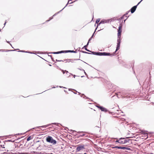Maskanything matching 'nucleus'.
Returning a JSON list of instances; mask_svg holds the SVG:
<instances>
[{
  "instance_id": "f257e3e1",
  "label": "nucleus",
  "mask_w": 154,
  "mask_h": 154,
  "mask_svg": "<svg viewBox=\"0 0 154 154\" xmlns=\"http://www.w3.org/2000/svg\"><path fill=\"white\" fill-rule=\"evenodd\" d=\"M85 50L88 51L92 52L93 54L98 55V56H112L113 55L110 54L109 53L107 52H91L87 48L85 49Z\"/></svg>"
},
{
  "instance_id": "f03ea898",
  "label": "nucleus",
  "mask_w": 154,
  "mask_h": 154,
  "mask_svg": "<svg viewBox=\"0 0 154 154\" xmlns=\"http://www.w3.org/2000/svg\"><path fill=\"white\" fill-rule=\"evenodd\" d=\"M85 50L88 51L92 52L93 54L98 55V56H112L113 55L110 54L109 53L107 52H91L87 48L85 49Z\"/></svg>"
},
{
  "instance_id": "7ed1b4c3",
  "label": "nucleus",
  "mask_w": 154,
  "mask_h": 154,
  "mask_svg": "<svg viewBox=\"0 0 154 154\" xmlns=\"http://www.w3.org/2000/svg\"><path fill=\"white\" fill-rule=\"evenodd\" d=\"M46 140L47 142L51 143L53 145H54L57 143L56 141L49 135L46 137Z\"/></svg>"
},
{
  "instance_id": "20e7f679",
  "label": "nucleus",
  "mask_w": 154,
  "mask_h": 154,
  "mask_svg": "<svg viewBox=\"0 0 154 154\" xmlns=\"http://www.w3.org/2000/svg\"><path fill=\"white\" fill-rule=\"evenodd\" d=\"M111 19H107V20H102L100 22V23L97 24V28L98 26H99L101 24H104L105 23H109V22H111Z\"/></svg>"
},
{
  "instance_id": "39448f33",
  "label": "nucleus",
  "mask_w": 154,
  "mask_h": 154,
  "mask_svg": "<svg viewBox=\"0 0 154 154\" xmlns=\"http://www.w3.org/2000/svg\"><path fill=\"white\" fill-rule=\"evenodd\" d=\"M118 38L117 39V45L116 48V50L115 52L114 53H115L118 50H119L120 48V43H121L120 38Z\"/></svg>"
},
{
  "instance_id": "423d86ee",
  "label": "nucleus",
  "mask_w": 154,
  "mask_h": 154,
  "mask_svg": "<svg viewBox=\"0 0 154 154\" xmlns=\"http://www.w3.org/2000/svg\"><path fill=\"white\" fill-rule=\"evenodd\" d=\"M120 143L125 144L127 142V140L125 139V138L121 137L120 138Z\"/></svg>"
},
{
  "instance_id": "0eeeda50",
  "label": "nucleus",
  "mask_w": 154,
  "mask_h": 154,
  "mask_svg": "<svg viewBox=\"0 0 154 154\" xmlns=\"http://www.w3.org/2000/svg\"><path fill=\"white\" fill-rule=\"evenodd\" d=\"M84 149L85 148L84 145H79L76 148V152H79L80 150Z\"/></svg>"
},
{
  "instance_id": "6e6552de",
  "label": "nucleus",
  "mask_w": 154,
  "mask_h": 154,
  "mask_svg": "<svg viewBox=\"0 0 154 154\" xmlns=\"http://www.w3.org/2000/svg\"><path fill=\"white\" fill-rule=\"evenodd\" d=\"M96 107H97L98 108H99L102 111H103L105 112L107 111V109L105 108L98 105L96 106Z\"/></svg>"
},
{
  "instance_id": "1a4fd4ad",
  "label": "nucleus",
  "mask_w": 154,
  "mask_h": 154,
  "mask_svg": "<svg viewBox=\"0 0 154 154\" xmlns=\"http://www.w3.org/2000/svg\"><path fill=\"white\" fill-rule=\"evenodd\" d=\"M24 137L23 136V137H18L17 138V139H15L14 140H8V141H12V142H14V141L15 140H16V141H17V142H18V141L19 142H20V141L21 140H20L21 139V138H23Z\"/></svg>"
},
{
  "instance_id": "9d476101",
  "label": "nucleus",
  "mask_w": 154,
  "mask_h": 154,
  "mask_svg": "<svg viewBox=\"0 0 154 154\" xmlns=\"http://www.w3.org/2000/svg\"><path fill=\"white\" fill-rule=\"evenodd\" d=\"M136 136H137V135H136ZM139 137L141 139L143 140H146V139L148 137V135H140H140H138Z\"/></svg>"
},
{
  "instance_id": "9b49d317",
  "label": "nucleus",
  "mask_w": 154,
  "mask_h": 154,
  "mask_svg": "<svg viewBox=\"0 0 154 154\" xmlns=\"http://www.w3.org/2000/svg\"><path fill=\"white\" fill-rule=\"evenodd\" d=\"M137 8V5H135L132 7L131 9V13H133L135 11Z\"/></svg>"
},
{
  "instance_id": "f8f14e48",
  "label": "nucleus",
  "mask_w": 154,
  "mask_h": 154,
  "mask_svg": "<svg viewBox=\"0 0 154 154\" xmlns=\"http://www.w3.org/2000/svg\"><path fill=\"white\" fill-rule=\"evenodd\" d=\"M141 132H142V134H146L147 135H148L149 134H154V133L153 132H148V133H146V132H147V131H141Z\"/></svg>"
},
{
  "instance_id": "ddd939ff",
  "label": "nucleus",
  "mask_w": 154,
  "mask_h": 154,
  "mask_svg": "<svg viewBox=\"0 0 154 154\" xmlns=\"http://www.w3.org/2000/svg\"><path fill=\"white\" fill-rule=\"evenodd\" d=\"M64 53V51H58V52H51V53H49L53 54H60V53Z\"/></svg>"
},
{
  "instance_id": "4468645a",
  "label": "nucleus",
  "mask_w": 154,
  "mask_h": 154,
  "mask_svg": "<svg viewBox=\"0 0 154 154\" xmlns=\"http://www.w3.org/2000/svg\"><path fill=\"white\" fill-rule=\"evenodd\" d=\"M68 52H71V53H76V51H74L73 50H67V51H64V53H66Z\"/></svg>"
},
{
  "instance_id": "2eb2a0df",
  "label": "nucleus",
  "mask_w": 154,
  "mask_h": 154,
  "mask_svg": "<svg viewBox=\"0 0 154 154\" xmlns=\"http://www.w3.org/2000/svg\"><path fill=\"white\" fill-rule=\"evenodd\" d=\"M70 1H72V0H69V1H68V3L66 4V5L61 10H60V11L56 13L55 14H54L53 16H53H55V15H56L57 14H58L62 10H63L64 8H65L68 5V4L69 3V2H70Z\"/></svg>"
},
{
  "instance_id": "dca6fc26",
  "label": "nucleus",
  "mask_w": 154,
  "mask_h": 154,
  "mask_svg": "<svg viewBox=\"0 0 154 154\" xmlns=\"http://www.w3.org/2000/svg\"><path fill=\"white\" fill-rule=\"evenodd\" d=\"M118 38H121V32H122V31H118Z\"/></svg>"
},
{
  "instance_id": "f3484780",
  "label": "nucleus",
  "mask_w": 154,
  "mask_h": 154,
  "mask_svg": "<svg viewBox=\"0 0 154 154\" xmlns=\"http://www.w3.org/2000/svg\"><path fill=\"white\" fill-rule=\"evenodd\" d=\"M16 50H0V51H2V52H7L10 51H14Z\"/></svg>"
},
{
  "instance_id": "a211bd4d",
  "label": "nucleus",
  "mask_w": 154,
  "mask_h": 154,
  "mask_svg": "<svg viewBox=\"0 0 154 154\" xmlns=\"http://www.w3.org/2000/svg\"><path fill=\"white\" fill-rule=\"evenodd\" d=\"M32 136H33V135H32V136H30L27 139V141H29V140H30L32 139L33 138V137Z\"/></svg>"
},
{
  "instance_id": "6ab92c4d",
  "label": "nucleus",
  "mask_w": 154,
  "mask_h": 154,
  "mask_svg": "<svg viewBox=\"0 0 154 154\" xmlns=\"http://www.w3.org/2000/svg\"><path fill=\"white\" fill-rule=\"evenodd\" d=\"M129 12V11H128L123 16L121 17V18H120L121 19H123V18H124L125 17H127V16H126V15H127Z\"/></svg>"
},
{
  "instance_id": "aec40b11",
  "label": "nucleus",
  "mask_w": 154,
  "mask_h": 154,
  "mask_svg": "<svg viewBox=\"0 0 154 154\" xmlns=\"http://www.w3.org/2000/svg\"><path fill=\"white\" fill-rule=\"evenodd\" d=\"M80 60V59H67V60H64L69 61H68V62H70V61H72V60Z\"/></svg>"
},
{
  "instance_id": "412c9836",
  "label": "nucleus",
  "mask_w": 154,
  "mask_h": 154,
  "mask_svg": "<svg viewBox=\"0 0 154 154\" xmlns=\"http://www.w3.org/2000/svg\"><path fill=\"white\" fill-rule=\"evenodd\" d=\"M114 139H116V140L115 141L116 143H120V138L119 139H118L117 138H115Z\"/></svg>"
},
{
  "instance_id": "4be33fe9",
  "label": "nucleus",
  "mask_w": 154,
  "mask_h": 154,
  "mask_svg": "<svg viewBox=\"0 0 154 154\" xmlns=\"http://www.w3.org/2000/svg\"><path fill=\"white\" fill-rule=\"evenodd\" d=\"M122 24L121 23H120L119 26V27L118 31H121V29H122Z\"/></svg>"
},
{
  "instance_id": "5701e85b",
  "label": "nucleus",
  "mask_w": 154,
  "mask_h": 154,
  "mask_svg": "<svg viewBox=\"0 0 154 154\" xmlns=\"http://www.w3.org/2000/svg\"><path fill=\"white\" fill-rule=\"evenodd\" d=\"M79 134H82V135H85L86 134H87V133L86 132H78Z\"/></svg>"
},
{
  "instance_id": "b1692460",
  "label": "nucleus",
  "mask_w": 154,
  "mask_h": 154,
  "mask_svg": "<svg viewBox=\"0 0 154 154\" xmlns=\"http://www.w3.org/2000/svg\"><path fill=\"white\" fill-rule=\"evenodd\" d=\"M112 148L114 149V148H118L119 149H120L121 148V146H116L114 147H112Z\"/></svg>"
},
{
  "instance_id": "393cba45",
  "label": "nucleus",
  "mask_w": 154,
  "mask_h": 154,
  "mask_svg": "<svg viewBox=\"0 0 154 154\" xmlns=\"http://www.w3.org/2000/svg\"><path fill=\"white\" fill-rule=\"evenodd\" d=\"M132 137H126L125 138V139L127 140V142H129V141L130 140L129 139V138H132Z\"/></svg>"
},
{
  "instance_id": "a878e982",
  "label": "nucleus",
  "mask_w": 154,
  "mask_h": 154,
  "mask_svg": "<svg viewBox=\"0 0 154 154\" xmlns=\"http://www.w3.org/2000/svg\"><path fill=\"white\" fill-rule=\"evenodd\" d=\"M100 19L98 18L97 19L96 21V23L97 24L100 21Z\"/></svg>"
},
{
  "instance_id": "bb28decb",
  "label": "nucleus",
  "mask_w": 154,
  "mask_h": 154,
  "mask_svg": "<svg viewBox=\"0 0 154 154\" xmlns=\"http://www.w3.org/2000/svg\"><path fill=\"white\" fill-rule=\"evenodd\" d=\"M66 76L67 77H69L70 76V75H68L69 72L68 71L66 70Z\"/></svg>"
},
{
  "instance_id": "cd10ccee",
  "label": "nucleus",
  "mask_w": 154,
  "mask_h": 154,
  "mask_svg": "<svg viewBox=\"0 0 154 154\" xmlns=\"http://www.w3.org/2000/svg\"><path fill=\"white\" fill-rule=\"evenodd\" d=\"M20 154H30L28 152H21L20 153H19Z\"/></svg>"
},
{
  "instance_id": "c85d7f7f",
  "label": "nucleus",
  "mask_w": 154,
  "mask_h": 154,
  "mask_svg": "<svg viewBox=\"0 0 154 154\" xmlns=\"http://www.w3.org/2000/svg\"><path fill=\"white\" fill-rule=\"evenodd\" d=\"M82 53H85V54H91V53H89L87 52H86V51H82Z\"/></svg>"
},
{
  "instance_id": "c756f323",
  "label": "nucleus",
  "mask_w": 154,
  "mask_h": 154,
  "mask_svg": "<svg viewBox=\"0 0 154 154\" xmlns=\"http://www.w3.org/2000/svg\"><path fill=\"white\" fill-rule=\"evenodd\" d=\"M121 93V92H119L117 94H116L117 95V96L118 97V98H120L121 97V96L120 97H119V96H118V94H120Z\"/></svg>"
},
{
  "instance_id": "7c9ffc66",
  "label": "nucleus",
  "mask_w": 154,
  "mask_h": 154,
  "mask_svg": "<svg viewBox=\"0 0 154 154\" xmlns=\"http://www.w3.org/2000/svg\"><path fill=\"white\" fill-rule=\"evenodd\" d=\"M125 148H126V147H124V146H121V148H120V149H125Z\"/></svg>"
},
{
  "instance_id": "2f4dec72",
  "label": "nucleus",
  "mask_w": 154,
  "mask_h": 154,
  "mask_svg": "<svg viewBox=\"0 0 154 154\" xmlns=\"http://www.w3.org/2000/svg\"><path fill=\"white\" fill-rule=\"evenodd\" d=\"M52 124L55 125H58V123H52Z\"/></svg>"
},
{
  "instance_id": "473e14b6",
  "label": "nucleus",
  "mask_w": 154,
  "mask_h": 154,
  "mask_svg": "<svg viewBox=\"0 0 154 154\" xmlns=\"http://www.w3.org/2000/svg\"><path fill=\"white\" fill-rule=\"evenodd\" d=\"M125 149L128 150H131V149L129 147H126Z\"/></svg>"
},
{
  "instance_id": "72a5a7b5",
  "label": "nucleus",
  "mask_w": 154,
  "mask_h": 154,
  "mask_svg": "<svg viewBox=\"0 0 154 154\" xmlns=\"http://www.w3.org/2000/svg\"><path fill=\"white\" fill-rule=\"evenodd\" d=\"M53 18V17H51L50 18V19L49 20H48L46 21V22H48L50 21V20H51Z\"/></svg>"
},
{
  "instance_id": "f704fd0d",
  "label": "nucleus",
  "mask_w": 154,
  "mask_h": 154,
  "mask_svg": "<svg viewBox=\"0 0 154 154\" xmlns=\"http://www.w3.org/2000/svg\"><path fill=\"white\" fill-rule=\"evenodd\" d=\"M89 42H88V43H87V45H85V47H87L88 46V44H89Z\"/></svg>"
},
{
  "instance_id": "c9c22d12",
  "label": "nucleus",
  "mask_w": 154,
  "mask_h": 154,
  "mask_svg": "<svg viewBox=\"0 0 154 154\" xmlns=\"http://www.w3.org/2000/svg\"><path fill=\"white\" fill-rule=\"evenodd\" d=\"M92 38V37H91L88 40V42H90V41L91 40Z\"/></svg>"
},
{
  "instance_id": "e433bc0d",
  "label": "nucleus",
  "mask_w": 154,
  "mask_h": 154,
  "mask_svg": "<svg viewBox=\"0 0 154 154\" xmlns=\"http://www.w3.org/2000/svg\"><path fill=\"white\" fill-rule=\"evenodd\" d=\"M143 0H141L140 2H139L138 4L136 5L137 6L140 4V3Z\"/></svg>"
},
{
  "instance_id": "4c0bfd02",
  "label": "nucleus",
  "mask_w": 154,
  "mask_h": 154,
  "mask_svg": "<svg viewBox=\"0 0 154 154\" xmlns=\"http://www.w3.org/2000/svg\"><path fill=\"white\" fill-rule=\"evenodd\" d=\"M18 51L21 52H26L25 51H22V50L19 51Z\"/></svg>"
},
{
  "instance_id": "58836bf2",
  "label": "nucleus",
  "mask_w": 154,
  "mask_h": 154,
  "mask_svg": "<svg viewBox=\"0 0 154 154\" xmlns=\"http://www.w3.org/2000/svg\"><path fill=\"white\" fill-rule=\"evenodd\" d=\"M62 72L63 74H64L65 73V72H66V70L64 71V70H62Z\"/></svg>"
},
{
  "instance_id": "ea45409f",
  "label": "nucleus",
  "mask_w": 154,
  "mask_h": 154,
  "mask_svg": "<svg viewBox=\"0 0 154 154\" xmlns=\"http://www.w3.org/2000/svg\"><path fill=\"white\" fill-rule=\"evenodd\" d=\"M26 53H30V54H33V53H32V52H29V51H26Z\"/></svg>"
},
{
  "instance_id": "a19ab883",
  "label": "nucleus",
  "mask_w": 154,
  "mask_h": 154,
  "mask_svg": "<svg viewBox=\"0 0 154 154\" xmlns=\"http://www.w3.org/2000/svg\"><path fill=\"white\" fill-rule=\"evenodd\" d=\"M69 74H70V73H69ZM71 75L73 76L74 78H75V77L76 76L75 75H73L72 74H71Z\"/></svg>"
},
{
  "instance_id": "79ce46f5",
  "label": "nucleus",
  "mask_w": 154,
  "mask_h": 154,
  "mask_svg": "<svg viewBox=\"0 0 154 154\" xmlns=\"http://www.w3.org/2000/svg\"><path fill=\"white\" fill-rule=\"evenodd\" d=\"M97 28L96 29H95V31H96V29H97ZM94 33H95V32H94V33H93V35H92V36H91V37H92H92H93V36H94Z\"/></svg>"
},
{
  "instance_id": "37998d69",
  "label": "nucleus",
  "mask_w": 154,
  "mask_h": 154,
  "mask_svg": "<svg viewBox=\"0 0 154 154\" xmlns=\"http://www.w3.org/2000/svg\"><path fill=\"white\" fill-rule=\"evenodd\" d=\"M4 142V141L2 140H0V143H2V142Z\"/></svg>"
},
{
  "instance_id": "c03bdc74",
  "label": "nucleus",
  "mask_w": 154,
  "mask_h": 154,
  "mask_svg": "<svg viewBox=\"0 0 154 154\" xmlns=\"http://www.w3.org/2000/svg\"><path fill=\"white\" fill-rule=\"evenodd\" d=\"M0 146L1 147H2V148H5L2 145H0Z\"/></svg>"
},
{
  "instance_id": "a18cd8bd",
  "label": "nucleus",
  "mask_w": 154,
  "mask_h": 154,
  "mask_svg": "<svg viewBox=\"0 0 154 154\" xmlns=\"http://www.w3.org/2000/svg\"><path fill=\"white\" fill-rule=\"evenodd\" d=\"M87 47H85V46H84V47L82 48V49H83V48H85V49H86V48H87Z\"/></svg>"
},
{
  "instance_id": "49530a36",
  "label": "nucleus",
  "mask_w": 154,
  "mask_h": 154,
  "mask_svg": "<svg viewBox=\"0 0 154 154\" xmlns=\"http://www.w3.org/2000/svg\"><path fill=\"white\" fill-rule=\"evenodd\" d=\"M6 42H7V43H9L10 45L11 46V44L10 43V42H9V41H6Z\"/></svg>"
},
{
  "instance_id": "de8ad7c7",
  "label": "nucleus",
  "mask_w": 154,
  "mask_h": 154,
  "mask_svg": "<svg viewBox=\"0 0 154 154\" xmlns=\"http://www.w3.org/2000/svg\"><path fill=\"white\" fill-rule=\"evenodd\" d=\"M85 96V95H84V94H82L81 95V97H83V96Z\"/></svg>"
},
{
  "instance_id": "09e8293b",
  "label": "nucleus",
  "mask_w": 154,
  "mask_h": 154,
  "mask_svg": "<svg viewBox=\"0 0 154 154\" xmlns=\"http://www.w3.org/2000/svg\"><path fill=\"white\" fill-rule=\"evenodd\" d=\"M129 17V16H128V17H127V18H126V19H125L124 20V23L125 22V20H126V19H127V18L128 17Z\"/></svg>"
},
{
  "instance_id": "8fccbe9b",
  "label": "nucleus",
  "mask_w": 154,
  "mask_h": 154,
  "mask_svg": "<svg viewBox=\"0 0 154 154\" xmlns=\"http://www.w3.org/2000/svg\"><path fill=\"white\" fill-rule=\"evenodd\" d=\"M14 135H20V134L18 133V134H14Z\"/></svg>"
},
{
  "instance_id": "3c124183",
  "label": "nucleus",
  "mask_w": 154,
  "mask_h": 154,
  "mask_svg": "<svg viewBox=\"0 0 154 154\" xmlns=\"http://www.w3.org/2000/svg\"><path fill=\"white\" fill-rule=\"evenodd\" d=\"M71 131H72L74 133V132H76V131H73L72 130H71Z\"/></svg>"
},
{
  "instance_id": "603ef678",
  "label": "nucleus",
  "mask_w": 154,
  "mask_h": 154,
  "mask_svg": "<svg viewBox=\"0 0 154 154\" xmlns=\"http://www.w3.org/2000/svg\"><path fill=\"white\" fill-rule=\"evenodd\" d=\"M79 69L81 70H83L84 72H85V71L83 70V69Z\"/></svg>"
},
{
  "instance_id": "864d4df0",
  "label": "nucleus",
  "mask_w": 154,
  "mask_h": 154,
  "mask_svg": "<svg viewBox=\"0 0 154 154\" xmlns=\"http://www.w3.org/2000/svg\"><path fill=\"white\" fill-rule=\"evenodd\" d=\"M59 87H60V88H62H62H65V87H61V86H59Z\"/></svg>"
},
{
  "instance_id": "5fc2aeb1",
  "label": "nucleus",
  "mask_w": 154,
  "mask_h": 154,
  "mask_svg": "<svg viewBox=\"0 0 154 154\" xmlns=\"http://www.w3.org/2000/svg\"><path fill=\"white\" fill-rule=\"evenodd\" d=\"M6 21H5V23L4 24V26L5 25V24H6Z\"/></svg>"
},
{
  "instance_id": "6e6d98bb",
  "label": "nucleus",
  "mask_w": 154,
  "mask_h": 154,
  "mask_svg": "<svg viewBox=\"0 0 154 154\" xmlns=\"http://www.w3.org/2000/svg\"><path fill=\"white\" fill-rule=\"evenodd\" d=\"M56 61H61L62 60H56Z\"/></svg>"
},
{
  "instance_id": "4d7b16f0",
  "label": "nucleus",
  "mask_w": 154,
  "mask_h": 154,
  "mask_svg": "<svg viewBox=\"0 0 154 154\" xmlns=\"http://www.w3.org/2000/svg\"><path fill=\"white\" fill-rule=\"evenodd\" d=\"M38 135H45V134H39Z\"/></svg>"
},
{
  "instance_id": "13d9d810",
  "label": "nucleus",
  "mask_w": 154,
  "mask_h": 154,
  "mask_svg": "<svg viewBox=\"0 0 154 154\" xmlns=\"http://www.w3.org/2000/svg\"><path fill=\"white\" fill-rule=\"evenodd\" d=\"M72 89H69V91H70V90H72Z\"/></svg>"
},
{
  "instance_id": "bf43d9fd",
  "label": "nucleus",
  "mask_w": 154,
  "mask_h": 154,
  "mask_svg": "<svg viewBox=\"0 0 154 154\" xmlns=\"http://www.w3.org/2000/svg\"><path fill=\"white\" fill-rule=\"evenodd\" d=\"M152 105H154V103L152 102Z\"/></svg>"
},
{
  "instance_id": "052dcab7",
  "label": "nucleus",
  "mask_w": 154,
  "mask_h": 154,
  "mask_svg": "<svg viewBox=\"0 0 154 154\" xmlns=\"http://www.w3.org/2000/svg\"><path fill=\"white\" fill-rule=\"evenodd\" d=\"M73 2H70L69 3V4H71V3H72Z\"/></svg>"
},
{
  "instance_id": "680f3d73",
  "label": "nucleus",
  "mask_w": 154,
  "mask_h": 154,
  "mask_svg": "<svg viewBox=\"0 0 154 154\" xmlns=\"http://www.w3.org/2000/svg\"><path fill=\"white\" fill-rule=\"evenodd\" d=\"M85 74L86 75H87V74H86V72H85Z\"/></svg>"
},
{
  "instance_id": "e2e57ef3",
  "label": "nucleus",
  "mask_w": 154,
  "mask_h": 154,
  "mask_svg": "<svg viewBox=\"0 0 154 154\" xmlns=\"http://www.w3.org/2000/svg\"><path fill=\"white\" fill-rule=\"evenodd\" d=\"M153 154V153H150V154Z\"/></svg>"
},
{
  "instance_id": "0e129e2a",
  "label": "nucleus",
  "mask_w": 154,
  "mask_h": 154,
  "mask_svg": "<svg viewBox=\"0 0 154 154\" xmlns=\"http://www.w3.org/2000/svg\"><path fill=\"white\" fill-rule=\"evenodd\" d=\"M84 154H87V153H84Z\"/></svg>"
},
{
  "instance_id": "69168bd1",
  "label": "nucleus",
  "mask_w": 154,
  "mask_h": 154,
  "mask_svg": "<svg viewBox=\"0 0 154 154\" xmlns=\"http://www.w3.org/2000/svg\"><path fill=\"white\" fill-rule=\"evenodd\" d=\"M73 93H74L75 94H76V93H75V92H73Z\"/></svg>"
},
{
  "instance_id": "338daca9",
  "label": "nucleus",
  "mask_w": 154,
  "mask_h": 154,
  "mask_svg": "<svg viewBox=\"0 0 154 154\" xmlns=\"http://www.w3.org/2000/svg\"><path fill=\"white\" fill-rule=\"evenodd\" d=\"M2 137H0V139L2 138Z\"/></svg>"
},
{
  "instance_id": "774afa93",
  "label": "nucleus",
  "mask_w": 154,
  "mask_h": 154,
  "mask_svg": "<svg viewBox=\"0 0 154 154\" xmlns=\"http://www.w3.org/2000/svg\"><path fill=\"white\" fill-rule=\"evenodd\" d=\"M69 133L70 134H72V133H70V132H69Z\"/></svg>"
}]
</instances>
